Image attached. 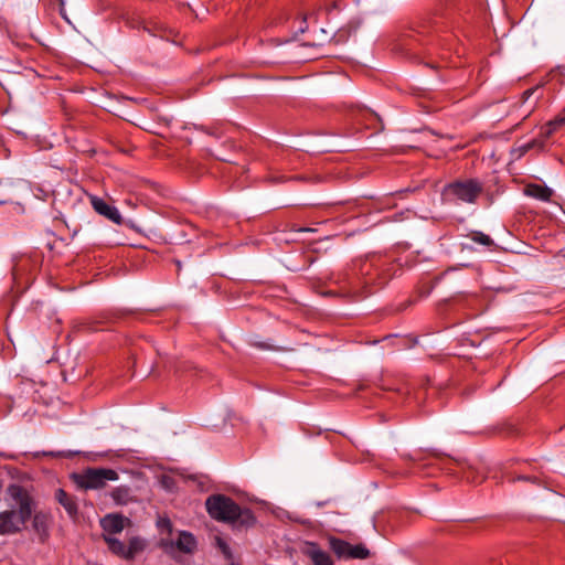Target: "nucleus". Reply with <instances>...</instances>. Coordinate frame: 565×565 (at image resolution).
Listing matches in <instances>:
<instances>
[{
  "instance_id": "obj_1",
  "label": "nucleus",
  "mask_w": 565,
  "mask_h": 565,
  "mask_svg": "<svg viewBox=\"0 0 565 565\" xmlns=\"http://www.w3.org/2000/svg\"><path fill=\"white\" fill-rule=\"evenodd\" d=\"M9 494L13 503L10 510L0 513V534L2 535L20 532L33 511V501L22 487L11 486Z\"/></svg>"
},
{
  "instance_id": "obj_2",
  "label": "nucleus",
  "mask_w": 565,
  "mask_h": 565,
  "mask_svg": "<svg viewBox=\"0 0 565 565\" xmlns=\"http://www.w3.org/2000/svg\"><path fill=\"white\" fill-rule=\"evenodd\" d=\"M206 510L211 518L227 522L239 527H249L255 523V516L248 509H241L232 499L215 494L206 499Z\"/></svg>"
},
{
  "instance_id": "obj_3",
  "label": "nucleus",
  "mask_w": 565,
  "mask_h": 565,
  "mask_svg": "<svg viewBox=\"0 0 565 565\" xmlns=\"http://www.w3.org/2000/svg\"><path fill=\"white\" fill-rule=\"evenodd\" d=\"M483 192V184L478 179L458 180L444 188L443 195L447 200L475 203Z\"/></svg>"
},
{
  "instance_id": "obj_4",
  "label": "nucleus",
  "mask_w": 565,
  "mask_h": 565,
  "mask_svg": "<svg viewBox=\"0 0 565 565\" xmlns=\"http://www.w3.org/2000/svg\"><path fill=\"white\" fill-rule=\"evenodd\" d=\"M329 546L339 558L365 559L370 556V551L365 545H352L333 536L329 537Z\"/></svg>"
},
{
  "instance_id": "obj_5",
  "label": "nucleus",
  "mask_w": 565,
  "mask_h": 565,
  "mask_svg": "<svg viewBox=\"0 0 565 565\" xmlns=\"http://www.w3.org/2000/svg\"><path fill=\"white\" fill-rule=\"evenodd\" d=\"M118 478V473L114 469L92 468L82 475L81 484L86 489H102L107 481H116Z\"/></svg>"
},
{
  "instance_id": "obj_6",
  "label": "nucleus",
  "mask_w": 565,
  "mask_h": 565,
  "mask_svg": "<svg viewBox=\"0 0 565 565\" xmlns=\"http://www.w3.org/2000/svg\"><path fill=\"white\" fill-rule=\"evenodd\" d=\"M302 552L311 559L313 565H333L330 555L322 551L317 543L306 542Z\"/></svg>"
},
{
  "instance_id": "obj_7",
  "label": "nucleus",
  "mask_w": 565,
  "mask_h": 565,
  "mask_svg": "<svg viewBox=\"0 0 565 565\" xmlns=\"http://www.w3.org/2000/svg\"><path fill=\"white\" fill-rule=\"evenodd\" d=\"M128 521V519L121 515L108 514L100 520V525L107 533L106 536H111L113 534L121 532Z\"/></svg>"
},
{
  "instance_id": "obj_8",
  "label": "nucleus",
  "mask_w": 565,
  "mask_h": 565,
  "mask_svg": "<svg viewBox=\"0 0 565 565\" xmlns=\"http://www.w3.org/2000/svg\"><path fill=\"white\" fill-rule=\"evenodd\" d=\"M361 25H362L361 18L356 17V18L351 19L345 25L340 28L333 34L332 41L335 44L345 43L349 40V38L360 29Z\"/></svg>"
},
{
  "instance_id": "obj_9",
  "label": "nucleus",
  "mask_w": 565,
  "mask_h": 565,
  "mask_svg": "<svg viewBox=\"0 0 565 565\" xmlns=\"http://www.w3.org/2000/svg\"><path fill=\"white\" fill-rule=\"evenodd\" d=\"M51 516L45 512H38L33 516L32 526L40 541L44 542L49 537Z\"/></svg>"
},
{
  "instance_id": "obj_10",
  "label": "nucleus",
  "mask_w": 565,
  "mask_h": 565,
  "mask_svg": "<svg viewBox=\"0 0 565 565\" xmlns=\"http://www.w3.org/2000/svg\"><path fill=\"white\" fill-rule=\"evenodd\" d=\"M564 126H565V108L559 114H557L553 119L547 121L543 127H541L540 135L544 139H547Z\"/></svg>"
},
{
  "instance_id": "obj_11",
  "label": "nucleus",
  "mask_w": 565,
  "mask_h": 565,
  "mask_svg": "<svg viewBox=\"0 0 565 565\" xmlns=\"http://www.w3.org/2000/svg\"><path fill=\"white\" fill-rule=\"evenodd\" d=\"M524 193L527 196L541 200V201H550L553 194L552 189L546 185H541L536 183L527 184L524 189Z\"/></svg>"
},
{
  "instance_id": "obj_12",
  "label": "nucleus",
  "mask_w": 565,
  "mask_h": 565,
  "mask_svg": "<svg viewBox=\"0 0 565 565\" xmlns=\"http://www.w3.org/2000/svg\"><path fill=\"white\" fill-rule=\"evenodd\" d=\"M55 499L71 518H75L77 515V504L72 495L66 493L63 489H58L55 492Z\"/></svg>"
},
{
  "instance_id": "obj_13",
  "label": "nucleus",
  "mask_w": 565,
  "mask_h": 565,
  "mask_svg": "<svg viewBox=\"0 0 565 565\" xmlns=\"http://www.w3.org/2000/svg\"><path fill=\"white\" fill-rule=\"evenodd\" d=\"M175 546L183 553H193L196 548L195 537L189 532H180Z\"/></svg>"
},
{
  "instance_id": "obj_14",
  "label": "nucleus",
  "mask_w": 565,
  "mask_h": 565,
  "mask_svg": "<svg viewBox=\"0 0 565 565\" xmlns=\"http://www.w3.org/2000/svg\"><path fill=\"white\" fill-rule=\"evenodd\" d=\"M111 498L118 504H128L134 501L132 490L127 486H119L111 491Z\"/></svg>"
},
{
  "instance_id": "obj_15",
  "label": "nucleus",
  "mask_w": 565,
  "mask_h": 565,
  "mask_svg": "<svg viewBox=\"0 0 565 565\" xmlns=\"http://www.w3.org/2000/svg\"><path fill=\"white\" fill-rule=\"evenodd\" d=\"M146 547L145 541L139 536H134L129 540L127 546V559H132L137 554L142 552Z\"/></svg>"
},
{
  "instance_id": "obj_16",
  "label": "nucleus",
  "mask_w": 565,
  "mask_h": 565,
  "mask_svg": "<svg viewBox=\"0 0 565 565\" xmlns=\"http://www.w3.org/2000/svg\"><path fill=\"white\" fill-rule=\"evenodd\" d=\"M104 539L114 554L127 559V546L122 542L113 536H104Z\"/></svg>"
},
{
  "instance_id": "obj_17",
  "label": "nucleus",
  "mask_w": 565,
  "mask_h": 565,
  "mask_svg": "<svg viewBox=\"0 0 565 565\" xmlns=\"http://www.w3.org/2000/svg\"><path fill=\"white\" fill-rule=\"evenodd\" d=\"M88 199L95 212H118L117 207L107 204L102 198L89 194Z\"/></svg>"
},
{
  "instance_id": "obj_18",
  "label": "nucleus",
  "mask_w": 565,
  "mask_h": 565,
  "mask_svg": "<svg viewBox=\"0 0 565 565\" xmlns=\"http://www.w3.org/2000/svg\"><path fill=\"white\" fill-rule=\"evenodd\" d=\"M471 239L473 242L482 244L484 246H490L493 243L492 239L490 238V236H488L481 232H473L471 234Z\"/></svg>"
},
{
  "instance_id": "obj_19",
  "label": "nucleus",
  "mask_w": 565,
  "mask_h": 565,
  "mask_svg": "<svg viewBox=\"0 0 565 565\" xmlns=\"http://www.w3.org/2000/svg\"><path fill=\"white\" fill-rule=\"evenodd\" d=\"M216 545L218 546V548L222 551V553L227 557V558H231V551H230V547L228 545L221 539V537H216Z\"/></svg>"
},
{
  "instance_id": "obj_20",
  "label": "nucleus",
  "mask_w": 565,
  "mask_h": 565,
  "mask_svg": "<svg viewBox=\"0 0 565 565\" xmlns=\"http://www.w3.org/2000/svg\"><path fill=\"white\" fill-rule=\"evenodd\" d=\"M534 147H540L542 149L544 147V143H543V141L532 140L530 142L525 143L524 146H522V152L525 153Z\"/></svg>"
},
{
  "instance_id": "obj_21",
  "label": "nucleus",
  "mask_w": 565,
  "mask_h": 565,
  "mask_svg": "<svg viewBox=\"0 0 565 565\" xmlns=\"http://www.w3.org/2000/svg\"><path fill=\"white\" fill-rule=\"evenodd\" d=\"M536 89L537 87H532L524 90L521 96V103L524 104L526 100H529V98L535 93Z\"/></svg>"
},
{
  "instance_id": "obj_22",
  "label": "nucleus",
  "mask_w": 565,
  "mask_h": 565,
  "mask_svg": "<svg viewBox=\"0 0 565 565\" xmlns=\"http://www.w3.org/2000/svg\"><path fill=\"white\" fill-rule=\"evenodd\" d=\"M108 220L111 222L120 225L124 223L122 215L121 214H104Z\"/></svg>"
},
{
  "instance_id": "obj_23",
  "label": "nucleus",
  "mask_w": 565,
  "mask_h": 565,
  "mask_svg": "<svg viewBox=\"0 0 565 565\" xmlns=\"http://www.w3.org/2000/svg\"><path fill=\"white\" fill-rule=\"evenodd\" d=\"M161 484L167 490L171 491L173 489V481H172V479L170 477L163 476L161 478Z\"/></svg>"
},
{
  "instance_id": "obj_24",
  "label": "nucleus",
  "mask_w": 565,
  "mask_h": 565,
  "mask_svg": "<svg viewBox=\"0 0 565 565\" xmlns=\"http://www.w3.org/2000/svg\"><path fill=\"white\" fill-rule=\"evenodd\" d=\"M394 207H397V205H396L395 203H394V204H390V203H387V204H385L384 206L380 207V209H379V212H382V211H383V210H385V209H394Z\"/></svg>"
},
{
  "instance_id": "obj_25",
  "label": "nucleus",
  "mask_w": 565,
  "mask_h": 565,
  "mask_svg": "<svg viewBox=\"0 0 565 565\" xmlns=\"http://www.w3.org/2000/svg\"><path fill=\"white\" fill-rule=\"evenodd\" d=\"M331 9H339L337 1H334V2L331 4V7H330V8H328V10H331Z\"/></svg>"
},
{
  "instance_id": "obj_26",
  "label": "nucleus",
  "mask_w": 565,
  "mask_h": 565,
  "mask_svg": "<svg viewBox=\"0 0 565 565\" xmlns=\"http://www.w3.org/2000/svg\"><path fill=\"white\" fill-rule=\"evenodd\" d=\"M527 116H530V113H526V115L523 116V119H526Z\"/></svg>"
},
{
  "instance_id": "obj_27",
  "label": "nucleus",
  "mask_w": 565,
  "mask_h": 565,
  "mask_svg": "<svg viewBox=\"0 0 565 565\" xmlns=\"http://www.w3.org/2000/svg\"><path fill=\"white\" fill-rule=\"evenodd\" d=\"M527 116H530V113H526V115L523 116V119H526Z\"/></svg>"
},
{
  "instance_id": "obj_28",
  "label": "nucleus",
  "mask_w": 565,
  "mask_h": 565,
  "mask_svg": "<svg viewBox=\"0 0 565 565\" xmlns=\"http://www.w3.org/2000/svg\"><path fill=\"white\" fill-rule=\"evenodd\" d=\"M527 116H530V113H526V115L523 116V119H526Z\"/></svg>"
}]
</instances>
